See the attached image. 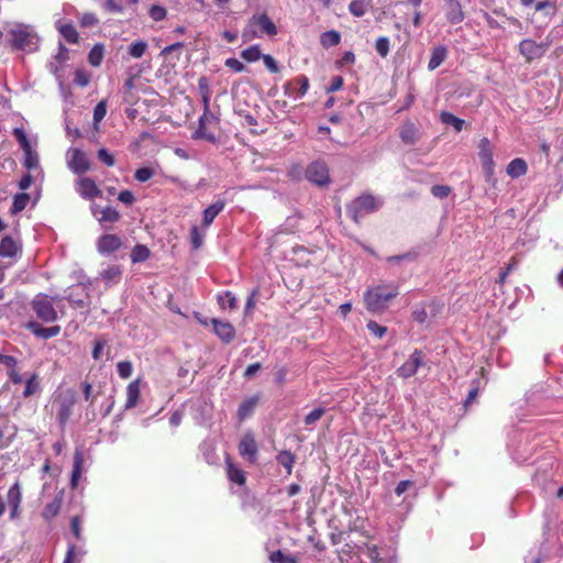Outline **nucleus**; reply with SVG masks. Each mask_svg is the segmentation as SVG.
<instances>
[{"instance_id":"f257e3e1","label":"nucleus","mask_w":563,"mask_h":563,"mask_svg":"<svg viewBox=\"0 0 563 563\" xmlns=\"http://www.w3.org/2000/svg\"><path fill=\"white\" fill-rule=\"evenodd\" d=\"M10 45L13 49L33 53L38 49L40 37L30 24L20 22L5 23Z\"/></svg>"},{"instance_id":"f03ea898","label":"nucleus","mask_w":563,"mask_h":563,"mask_svg":"<svg viewBox=\"0 0 563 563\" xmlns=\"http://www.w3.org/2000/svg\"><path fill=\"white\" fill-rule=\"evenodd\" d=\"M398 294V286L394 283L368 287L364 292L365 307L369 312H383Z\"/></svg>"},{"instance_id":"7ed1b4c3","label":"nucleus","mask_w":563,"mask_h":563,"mask_svg":"<svg viewBox=\"0 0 563 563\" xmlns=\"http://www.w3.org/2000/svg\"><path fill=\"white\" fill-rule=\"evenodd\" d=\"M60 299L59 296L51 297L46 294H37L31 301L32 310L36 317L43 322H55L59 319V314H64V310L55 308V302Z\"/></svg>"},{"instance_id":"20e7f679","label":"nucleus","mask_w":563,"mask_h":563,"mask_svg":"<svg viewBox=\"0 0 563 563\" xmlns=\"http://www.w3.org/2000/svg\"><path fill=\"white\" fill-rule=\"evenodd\" d=\"M383 206L379 197L366 194L354 199L346 207V213L354 222H358L362 218L377 211Z\"/></svg>"},{"instance_id":"39448f33","label":"nucleus","mask_w":563,"mask_h":563,"mask_svg":"<svg viewBox=\"0 0 563 563\" xmlns=\"http://www.w3.org/2000/svg\"><path fill=\"white\" fill-rule=\"evenodd\" d=\"M263 34L274 36L277 34V27L267 14H255L249 20L242 32V37L246 42L261 37Z\"/></svg>"},{"instance_id":"423d86ee","label":"nucleus","mask_w":563,"mask_h":563,"mask_svg":"<svg viewBox=\"0 0 563 563\" xmlns=\"http://www.w3.org/2000/svg\"><path fill=\"white\" fill-rule=\"evenodd\" d=\"M75 405L76 395L71 389H67L54 396L53 407L56 409V419L59 426H66L71 417Z\"/></svg>"},{"instance_id":"0eeeda50","label":"nucleus","mask_w":563,"mask_h":563,"mask_svg":"<svg viewBox=\"0 0 563 563\" xmlns=\"http://www.w3.org/2000/svg\"><path fill=\"white\" fill-rule=\"evenodd\" d=\"M552 42L553 41L550 35H548L545 40L540 43H537L531 38H525L519 43L518 51L527 63H531L532 60L542 58L548 52Z\"/></svg>"},{"instance_id":"6e6552de","label":"nucleus","mask_w":563,"mask_h":563,"mask_svg":"<svg viewBox=\"0 0 563 563\" xmlns=\"http://www.w3.org/2000/svg\"><path fill=\"white\" fill-rule=\"evenodd\" d=\"M13 135L15 136L16 141L20 144V147L24 153V167L29 170L40 168L38 154L36 153V151L32 148L25 131L22 128H14Z\"/></svg>"},{"instance_id":"1a4fd4ad","label":"nucleus","mask_w":563,"mask_h":563,"mask_svg":"<svg viewBox=\"0 0 563 563\" xmlns=\"http://www.w3.org/2000/svg\"><path fill=\"white\" fill-rule=\"evenodd\" d=\"M357 549L365 563H394L390 551L385 547L364 543L363 545H357Z\"/></svg>"},{"instance_id":"9d476101","label":"nucleus","mask_w":563,"mask_h":563,"mask_svg":"<svg viewBox=\"0 0 563 563\" xmlns=\"http://www.w3.org/2000/svg\"><path fill=\"white\" fill-rule=\"evenodd\" d=\"M478 157H479L486 180L490 181L495 174V162H494V157H493V145L487 137H483L479 140Z\"/></svg>"},{"instance_id":"9b49d317","label":"nucleus","mask_w":563,"mask_h":563,"mask_svg":"<svg viewBox=\"0 0 563 563\" xmlns=\"http://www.w3.org/2000/svg\"><path fill=\"white\" fill-rule=\"evenodd\" d=\"M67 167L77 175L85 174L90 169V161L85 152L70 147L66 153Z\"/></svg>"},{"instance_id":"f8f14e48","label":"nucleus","mask_w":563,"mask_h":563,"mask_svg":"<svg viewBox=\"0 0 563 563\" xmlns=\"http://www.w3.org/2000/svg\"><path fill=\"white\" fill-rule=\"evenodd\" d=\"M284 95L295 101L301 99L309 89V79L301 75L284 85Z\"/></svg>"},{"instance_id":"ddd939ff","label":"nucleus","mask_w":563,"mask_h":563,"mask_svg":"<svg viewBox=\"0 0 563 563\" xmlns=\"http://www.w3.org/2000/svg\"><path fill=\"white\" fill-rule=\"evenodd\" d=\"M306 177L319 186H324L330 181L329 169L324 163L320 162H313L307 167Z\"/></svg>"},{"instance_id":"4468645a","label":"nucleus","mask_w":563,"mask_h":563,"mask_svg":"<svg viewBox=\"0 0 563 563\" xmlns=\"http://www.w3.org/2000/svg\"><path fill=\"white\" fill-rule=\"evenodd\" d=\"M423 365V354L419 350H415L409 358L397 369L398 376L402 378L412 377Z\"/></svg>"},{"instance_id":"2eb2a0df","label":"nucleus","mask_w":563,"mask_h":563,"mask_svg":"<svg viewBox=\"0 0 563 563\" xmlns=\"http://www.w3.org/2000/svg\"><path fill=\"white\" fill-rule=\"evenodd\" d=\"M76 191L84 199H93L101 196V190L95 180L89 177H82L76 181Z\"/></svg>"},{"instance_id":"dca6fc26","label":"nucleus","mask_w":563,"mask_h":563,"mask_svg":"<svg viewBox=\"0 0 563 563\" xmlns=\"http://www.w3.org/2000/svg\"><path fill=\"white\" fill-rule=\"evenodd\" d=\"M122 245L121 239L115 234H104L98 239L97 249L102 255L118 251Z\"/></svg>"},{"instance_id":"f3484780","label":"nucleus","mask_w":563,"mask_h":563,"mask_svg":"<svg viewBox=\"0 0 563 563\" xmlns=\"http://www.w3.org/2000/svg\"><path fill=\"white\" fill-rule=\"evenodd\" d=\"M213 332L216 335L225 343H230L235 338V329L228 321L211 319Z\"/></svg>"},{"instance_id":"a211bd4d","label":"nucleus","mask_w":563,"mask_h":563,"mask_svg":"<svg viewBox=\"0 0 563 563\" xmlns=\"http://www.w3.org/2000/svg\"><path fill=\"white\" fill-rule=\"evenodd\" d=\"M87 289L82 284L71 286L66 290L65 299L68 300L76 308L86 307L84 297H87Z\"/></svg>"},{"instance_id":"6ab92c4d","label":"nucleus","mask_w":563,"mask_h":563,"mask_svg":"<svg viewBox=\"0 0 563 563\" xmlns=\"http://www.w3.org/2000/svg\"><path fill=\"white\" fill-rule=\"evenodd\" d=\"M239 453L252 463L255 461L257 455V444L251 433L245 434L240 441Z\"/></svg>"},{"instance_id":"aec40b11","label":"nucleus","mask_w":563,"mask_h":563,"mask_svg":"<svg viewBox=\"0 0 563 563\" xmlns=\"http://www.w3.org/2000/svg\"><path fill=\"white\" fill-rule=\"evenodd\" d=\"M445 18L452 24L464 20V12L459 0H444Z\"/></svg>"},{"instance_id":"412c9836","label":"nucleus","mask_w":563,"mask_h":563,"mask_svg":"<svg viewBox=\"0 0 563 563\" xmlns=\"http://www.w3.org/2000/svg\"><path fill=\"white\" fill-rule=\"evenodd\" d=\"M26 328L37 338L41 339H51L60 333V327L59 325H53L48 328L42 327L36 321H31L26 324Z\"/></svg>"},{"instance_id":"4be33fe9","label":"nucleus","mask_w":563,"mask_h":563,"mask_svg":"<svg viewBox=\"0 0 563 563\" xmlns=\"http://www.w3.org/2000/svg\"><path fill=\"white\" fill-rule=\"evenodd\" d=\"M21 253V245L11 236L5 235L0 242V257L12 258Z\"/></svg>"},{"instance_id":"5701e85b","label":"nucleus","mask_w":563,"mask_h":563,"mask_svg":"<svg viewBox=\"0 0 563 563\" xmlns=\"http://www.w3.org/2000/svg\"><path fill=\"white\" fill-rule=\"evenodd\" d=\"M140 383H141L140 379H135L128 385L126 400H125V405H124L125 410H130V409L136 407V405L139 404L140 397H141Z\"/></svg>"},{"instance_id":"b1692460","label":"nucleus","mask_w":563,"mask_h":563,"mask_svg":"<svg viewBox=\"0 0 563 563\" xmlns=\"http://www.w3.org/2000/svg\"><path fill=\"white\" fill-rule=\"evenodd\" d=\"M86 555L85 544L68 542L67 552L63 563H80Z\"/></svg>"},{"instance_id":"393cba45","label":"nucleus","mask_w":563,"mask_h":563,"mask_svg":"<svg viewBox=\"0 0 563 563\" xmlns=\"http://www.w3.org/2000/svg\"><path fill=\"white\" fill-rule=\"evenodd\" d=\"M224 207H225V201L222 199H218L212 205H210L208 208H206L203 211V217H202L203 227L208 228L213 222L216 217L224 209Z\"/></svg>"},{"instance_id":"a878e982","label":"nucleus","mask_w":563,"mask_h":563,"mask_svg":"<svg viewBox=\"0 0 563 563\" xmlns=\"http://www.w3.org/2000/svg\"><path fill=\"white\" fill-rule=\"evenodd\" d=\"M121 275L122 271L119 265H109L99 274L100 278L106 283L107 286L118 284Z\"/></svg>"},{"instance_id":"bb28decb","label":"nucleus","mask_w":563,"mask_h":563,"mask_svg":"<svg viewBox=\"0 0 563 563\" xmlns=\"http://www.w3.org/2000/svg\"><path fill=\"white\" fill-rule=\"evenodd\" d=\"M92 213L99 222H117L120 219V213L117 209L108 206L100 211L97 206H92Z\"/></svg>"},{"instance_id":"cd10ccee","label":"nucleus","mask_w":563,"mask_h":563,"mask_svg":"<svg viewBox=\"0 0 563 563\" xmlns=\"http://www.w3.org/2000/svg\"><path fill=\"white\" fill-rule=\"evenodd\" d=\"M213 120H216V117L211 113V111H203L202 115L198 120L199 126L198 130L196 131L197 137H202L208 141H214V136L206 132L207 124H209Z\"/></svg>"},{"instance_id":"c85d7f7f","label":"nucleus","mask_w":563,"mask_h":563,"mask_svg":"<svg viewBox=\"0 0 563 563\" xmlns=\"http://www.w3.org/2000/svg\"><path fill=\"white\" fill-rule=\"evenodd\" d=\"M448 49L445 46H437L432 49L431 56L428 63V69L434 70L437 69L446 58Z\"/></svg>"},{"instance_id":"c756f323","label":"nucleus","mask_w":563,"mask_h":563,"mask_svg":"<svg viewBox=\"0 0 563 563\" xmlns=\"http://www.w3.org/2000/svg\"><path fill=\"white\" fill-rule=\"evenodd\" d=\"M82 464H84L82 453L79 450H76L75 454H74V465H73L71 478H70V484H71L73 488H75L77 486L78 481L81 476Z\"/></svg>"},{"instance_id":"7c9ffc66","label":"nucleus","mask_w":563,"mask_h":563,"mask_svg":"<svg viewBox=\"0 0 563 563\" xmlns=\"http://www.w3.org/2000/svg\"><path fill=\"white\" fill-rule=\"evenodd\" d=\"M528 170L527 163L522 158H515L512 159L508 166H507V174L511 178H518L520 176H523Z\"/></svg>"},{"instance_id":"2f4dec72","label":"nucleus","mask_w":563,"mask_h":563,"mask_svg":"<svg viewBox=\"0 0 563 563\" xmlns=\"http://www.w3.org/2000/svg\"><path fill=\"white\" fill-rule=\"evenodd\" d=\"M227 473L231 482L238 485H243L245 483V473L229 460H227Z\"/></svg>"},{"instance_id":"473e14b6","label":"nucleus","mask_w":563,"mask_h":563,"mask_svg":"<svg viewBox=\"0 0 563 563\" xmlns=\"http://www.w3.org/2000/svg\"><path fill=\"white\" fill-rule=\"evenodd\" d=\"M22 501V490L19 482H15L8 490L7 503L8 506L20 507Z\"/></svg>"},{"instance_id":"72a5a7b5","label":"nucleus","mask_w":563,"mask_h":563,"mask_svg":"<svg viewBox=\"0 0 563 563\" xmlns=\"http://www.w3.org/2000/svg\"><path fill=\"white\" fill-rule=\"evenodd\" d=\"M400 139L406 144H415L418 141V131L412 123H406L400 131Z\"/></svg>"},{"instance_id":"f704fd0d","label":"nucleus","mask_w":563,"mask_h":563,"mask_svg":"<svg viewBox=\"0 0 563 563\" xmlns=\"http://www.w3.org/2000/svg\"><path fill=\"white\" fill-rule=\"evenodd\" d=\"M62 507V498L55 497L49 504H47L42 512V516L45 520L49 521L54 517H56Z\"/></svg>"},{"instance_id":"c9c22d12","label":"nucleus","mask_w":563,"mask_h":563,"mask_svg":"<svg viewBox=\"0 0 563 563\" xmlns=\"http://www.w3.org/2000/svg\"><path fill=\"white\" fill-rule=\"evenodd\" d=\"M341 41V35L338 31H325L320 36V43L324 48L336 46Z\"/></svg>"},{"instance_id":"e433bc0d","label":"nucleus","mask_w":563,"mask_h":563,"mask_svg":"<svg viewBox=\"0 0 563 563\" xmlns=\"http://www.w3.org/2000/svg\"><path fill=\"white\" fill-rule=\"evenodd\" d=\"M257 402H258V397H251V398L244 400L240 405L239 411H238L240 420H244L245 418L251 416L253 410L255 409Z\"/></svg>"},{"instance_id":"4c0bfd02","label":"nucleus","mask_w":563,"mask_h":563,"mask_svg":"<svg viewBox=\"0 0 563 563\" xmlns=\"http://www.w3.org/2000/svg\"><path fill=\"white\" fill-rule=\"evenodd\" d=\"M440 119H441V122L446 124V125H452L456 132H461L464 124H465V121L455 117L453 113L451 112H442L440 114Z\"/></svg>"},{"instance_id":"58836bf2","label":"nucleus","mask_w":563,"mask_h":563,"mask_svg":"<svg viewBox=\"0 0 563 563\" xmlns=\"http://www.w3.org/2000/svg\"><path fill=\"white\" fill-rule=\"evenodd\" d=\"M56 25L59 33L67 42L77 43L78 33L71 24H62L60 22H57Z\"/></svg>"},{"instance_id":"ea45409f","label":"nucleus","mask_w":563,"mask_h":563,"mask_svg":"<svg viewBox=\"0 0 563 563\" xmlns=\"http://www.w3.org/2000/svg\"><path fill=\"white\" fill-rule=\"evenodd\" d=\"M30 201V196L25 192L16 194L13 197V203L11 207V213L16 214L23 211Z\"/></svg>"},{"instance_id":"a19ab883","label":"nucleus","mask_w":563,"mask_h":563,"mask_svg":"<svg viewBox=\"0 0 563 563\" xmlns=\"http://www.w3.org/2000/svg\"><path fill=\"white\" fill-rule=\"evenodd\" d=\"M150 254L151 252L145 245L137 244L133 247L130 256L133 263H141L146 261Z\"/></svg>"},{"instance_id":"79ce46f5","label":"nucleus","mask_w":563,"mask_h":563,"mask_svg":"<svg viewBox=\"0 0 563 563\" xmlns=\"http://www.w3.org/2000/svg\"><path fill=\"white\" fill-rule=\"evenodd\" d=\"M218 303L222 309H235L238 307V299L231 291H224L218 296Z\"/></svg>"},{"instance_id":"37998d69","label":"nucleus","mask_w":563,"mask_h":563,"mask_svg":"<svg viewBox=\"0 0 563 563\" xmlns=\"http://www.w3.org/2000/svg\"><path fill=\"white\" fill-rule=\"evenodd\" d=\"M103 46L101 44H96L88 54L89 64L93 67L99 66L103 59Z\"/></svg>"},{"instance_id":"c03bdc74","label":"nucleus","mask_w":563,"mask_h":563,"mask_svg":"<svg viewBox=\"0 0 563 563\" xmlns=\"http://www.w3.org/2000/svg\"><path fill=\"white\" fill-rule=\"evenodd\" d=\"M349 11L352 15L361 18L367 11V3L365 0H352L349 4Z\"/></svg>"},{"instance_id":"a18cd8bd","label":"nucleus","mask_w":563,"mask_h":563,"mask_svg":"<svg viewBox=\"0 0 563 563\" xmlns=\"http://www.w3.org/2000/svg\"><path fill=\"white\" fill-rule=\"evenodd\" d=\"M277 462L286 468L288 475L291 474L295 457L289 451L280 452L277 455Z\"/></svg>"},{"instance_id":"49530a36","label":"nucleus","mask_w":563,"mask_h":563,"mask_svg":"<svg viewBox=\"0 0 563 563\" xmlns=\"http://www.w3.org/2000/svg\"><path fill=\"white\" fill-rule=\"evenodd\" d=\"M205 235V232H201L197 225L190 229V243L192 249L198 250L202 245Z\"/></svg>"},{"instance_id":"de8ad7c7","label":"nucleus","mask_w":563,"mask_h":563,"mask_svg":"<svg viewBox=\"0 0 563 563\" xmlns=\"http://www.w3.org/2000/svg\"><path fill=\"white\" fill-rule=\"evenodd\" d=\"M147 48V44L146 42L144 41H137V42H134L132 43L130 46H129V54L133 57V58H140L144 55L145 51Z\"/></svg>"},{"instance_id":"09e8293b","label":"nucleus","mask_w":563,"mask_h":563,"mask_svg":"<svg viewBox=\"0 0 563 563\" xmlns=\"http://www.w3.org/2000/svg\"><path fill=\"white\" fill-rule=\"evenodd\" d=\"M324 412H325L324 408H321V407L313 409L305 417V424L307 427H312L321 419V417L324 415Z\"/></svg>"},{"instance_id":"8fccbe9b","label":"nucleus","mask_w":563,"mask_h":563,"mask_svg":"<svg viewBox=\"0 0 563 563\" xmlns=\"http://www.w3.org/2000/svg\"><path fill=\"white\" fill-rule=\"evenodd\" d=\"M412 319L418 323H424L428 320V311L424 303L415 306L412 310Z\"/></svg>"},{"instance_id":"3c124183","label":"nucleus","mask_w":563,"mask_h":563,"mask_svg":"<svg viewBox=\"0 0 563 563\" xmlns=\"http://www.w3.org/2000/svg\"><path fill=\"white\" fill-rule=\"evenodd\" d=\"M242 57L250 63L256 62L263 57L258 46H251L242 52Z\"/></svg>"},{"instance_id":"603ef678","label":"nucleus","mask_w":563,"mask_h":563,"mask_svg":"<svg viewBox=\"0 0 563 563\" xmlns=\"http://www.w3.org/2000/svg\"><path fill=\"white\" fill-rule=\"evenodd\" d=\"M40 389V385L38 383L36 382V375L33 374L27 380H26V384H25V388L23 390V396L25 398L34 395L35 393H37Z\"/></svg>"},{"instance_id":"864d4df0","label":"nucleus","mask_w":563,"mask_h":563,"mask_svg":"<svg viewBox=\"0 0 563 563\" xmlns=\"http://www.w3.org/2000/svg\"><path fill=\"white\" fill-rule=\"evenodd\" d=\"M70 529L71 533L77 542H82V534H81V520L78 516H75L70 520Z\"/></svg>"},{"instance_id":"5fc2aeb1","label":"nucleus","mask_w":563,"mask_h":563,"mask_svg":"<svg viewBox=\"0 0 563 563\" xmlns=\"http://www.w3.org/2000/svg\"><path fill=\"white\" fill-rule=\"evenodd\" d=\"M106 114H107V101L106 100H101L95 107V110H93V123L98 124L99 122H101L103 120V118L106 117Z\"/></svg>"},{"instance_id":"6e6d98bb","label":"nucleus","mask_w":563,"mask_h":563,"mask_svg":"<svg viewBox=\"0 0 563 563\" xmlns=\"http://www.w3.org/2000/svg\"><path fill=\"white\" fill-rule=\"evenodd\" d=\"M117 371L121 378H129L132 375L133 366L129 361H122L117 364Z\"/></svg>"},{"instance_id":"4d7b16f0","label":"nucleus","mask_w":563,"mask_h":563,"mask_svg":"<svg viewBox=\"0 0 563 563\" xmlns=\"http://www.w3.org/2000/svg\"><path fill=\"white\" fill-rule=\"evenodd\" d=\"M366 327L371 334L378 339H382L387 333V328L378 324L376 321H368Z\"/></svg>"},{"instance_id":"13d9d810","label":"nucleus","mask_w":563,"mask_h":563,"mask_svg":"<svg viewBox=\"0 0 563 563\" xmlns=\"http://www.w3.org/2000/svg\"><path fill=\"white\" fill-rule=\"evenodd\" d=\"M101 7L109 13H122L123 7L115 0H99Z\"/></svg>"},{"instance_id":"bf43d9fd","label":"nucleus","mask_w":563,"mask_h":563,"mask_svg":"<svg viewBox=\"0 0 563 563\" xmlns=\"http://www.w3.org/2000/svg\"><path fill=\"white\" fill-rule=\"evenodd\" d=\"M375 49L382 57H386L389 53V40L385 36L378 37L375 43Z\"/></svg>"},{"instance_id":"052dcab7","label":"nucleus","mask_w":563,"mask_h":563,"mask_svg":"<svg viewBox=\"0 0 563 563\" xmlns=\"http://www.w3.org/2000/svg\"><path fill=\"white\" fill-rule=\"evenodd\" d=\"M154 176V170L151 167H141L135 170L134 178L140 183H145Z\"/></svg>"},{"instance_id":"680f3d73","label":"nucleus","mask_w":563,"mask_h":563,"mask_svg":"<svg viewBox=\"0 0 563 563\" xmlns=\"http://www.w3.org/2000/svg\"><path fill=\"white\" fill-rule=\"evenodd\" d=\"M148 14L154 21H162L166 18L167 11L164 7L154 4L151 7Z\"/></svg>"},{"instance_id":"e2e57ef3","label":"nucleus","mask_w":563,"mask_h":563,"mask_svg":"<svg viewBox=\"0 0 563 563\" xmlns=\"http://www.w3.org/2000/svg\"><path fill=\"white\" fill-rule=\"evenodd\" d=\"M90 81V76L82 69H77L74 76V82L79 87H86Z\"/></svg>"},{"instance_id":"0e129e2a","label":"nucleus","mask_w":563,"mask_h":563,"mask_svg":"<svg viewBox=\"0 0 563 563\" xmlns=\"http://www.w3.org/2000/svg\"><path fill=\"white\" fill-rule=\"evenodd\" d=\"M81 390H82L85 400L89 401L90 404H93V401L97 398V395L93 394L92 385L90 383H88V382H82L81 383Z\"/></svg>"},{"instance_id":"69168bd1","label":"nucleus","mask_w":563,"mask_h":563,"mask_svg":"<svg viewBox=\"0 0 563 563\" xmlns=\"http://www.w3.org/2000/svg\"><path fill=\"white\" fill-rule=\"evenodd\" d=\"M451 192V188L444 185H434L431 188V194L440 199L446 198Z\"/></svg>"},{"instance_id":"338daca9","label":"nucleus","mask_w":563,"mask_h":563,"mask_svg":"<svg viewBox=\"0 0 563 563\" xmlns=\"http://www.w3.org/2000/svg\"><path fill=\"white\" fill-rule=\"evenodd\" d=\"M271 561L274 563H295L294 559L285 555L282 551H275L271 554Z\"/></svg>"},{"instance_id":"774afa93","label":"nucleus","mask_w":563,"mask_h":563,"mask_svg":"<svg viewBox=\"0 0 563 563\" xmlns=\"http://www.w3.org/2000/svg\"><path fill=\"white\" fill-rule=\"evenodd\" d=\"M98 158L107 166L114 165L113 156L106 148H100L98 151Z\"/></svg>"}]
</instances>
